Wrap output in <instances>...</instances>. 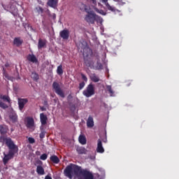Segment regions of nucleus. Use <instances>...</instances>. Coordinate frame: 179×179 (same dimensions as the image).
I'll use <instances>...</instances> for the list:
<instances>
[{"label":"nucleus","instance_id":"obj_1","mask_svg":"<svg viewBox=\"0 0 179 179\" xmlns=\"http://www.w3.org/2000/svg\"><path fill=\"white\" fill-rule=\"evenodd\" d=\"M64 175L70 179H72L74 176L78 177L79 179H101L99 173H96L94 176L93 173L87 169H83L82 167L76 165L66 166Z\"/></svg>","mask_w":179,"mask_h":179},{"label":"nucleus","instance_id":"obj_2","mask_svg":"<svg viewBox=\"0 0 179 179\" xmlns=\"http://www.w3.org/2000/svg\"><path fill=\"white\" fill-rule=\"evenodd\" d=\"M83 8H85V10L87 14L85 17V20L87 23H90V24H94L95 22H97V23H100V24H103V18L101 17L96 15L94 12L90 10L89 8H87V6L86 5L83 4Z\"/></svg>","mask_w":179,"mask_h":179},{"label":"nucleus","instance_id":"obj_3","mask_svg":"<svg viewBox=\"0 0 179 179\" xmlns=\"http://www.w3.org/2000/svg\"><path fill=\"white\" fill-rule=\"evenodd\" d=\"M52 88L54 89L55 93L58 94V96L62 99L65 98V93H64V91L62 89H61V87L58 83L54 82L52 83Z\"/></svg>","mask_w":179,"mask_h":179},{"label":"nucleus","instance_id":"obj_4","mask_svg":"<svg viewBox=\"0 0 179 179\" xmlns=\"http://www.w3.org/2000/svg\"><path fill=\"white\" fill-rule=\"evenodd\" d=\"M83 94L85 96V97H92L94 94V85L90 84L85 90L83 92Z\"/></svg>","mask_w":179,"mask_h":179},{"label":"nucleus","instance_id":"obj_5","mask_svg":"<svg viewBox=\"0 0 179 179\" xmlns=\"http://www.w3.org/2000/svg\"><path fill=\"white\" fill-rule=\"evenodd\" d=\"M3 155L4 157L3 159V164H7L10 159H13V156H15V150H10L8 155L5 154V152Z\"/></svg>","mask_w":179,"mask_h":179},{"label":"nucleus","instance_id":"obj_6","mask_svg":"<svg viewBox=\"0 0 179 179\" xmlns=\"http://www.w3.org/2000/svg\"><path fill=\"white\" fill-rule=\"evenodd\" d=\"M26 122V127L29 129H31V131H34V129H36V124L34 123V119H33V117H27Z\"/></svg>","mask_w":179,"mask_h":179},{"label":"nucleus","instance_id":"obj_7","mask_svg":"<svg viewBox=\"0 0 179 179\" xmlns=\"http://www.w3.org/2000/svg\"><path fill=\"white\" fill-rule=\"evenodd\" d=\"M18 107L19 110L21 111V113H23V108H24V106L29 103V99H18Z\"/></svg>","mask_w":179,"mask_h":179},{"label":"nucleus","instance_id":"obj_8","mask_svg":"<svg viewBox=\"0 0 179 179\" xmlns=\"http://www.w3.org/2000/svg\"><path fill=\"white\" fill-rule=\"evenodd\" d=\"M101 2L104 3L108 10H111V12H118L120 13V10L116 9L115 7H113L108 3V0H101Z\"/></svg>","mask_w":179,"mask_h":179},{"label":"nucleus","instance_id":"obj_9","mask_svg":"<svg viewBox=\"0 0 179 179\" xmlns=\"http://www.w3.org/2000/svg\"><path fill=\"white\" fill-rule=\"evenodd\" d=\"M6 145H7L8 148H9L10 150H15V148H16V145H15V143L13 141H12V139L10 138H6L4 140Z\"/></svg>","mask_w":179,"mask_h":179},{"label":"nucleus","instance_id":"obj_10","mask_svg":"<svg viewBox=\"0 0 179 179\" xmlns=\"http://www.w3.org/2000/svg\"><path fill=\"white\" fill-rule=\"evenodd\" d=\"M59 36L63 40H68L69 38V30L64 29L60 31Z\"/></svg>","mask_w":179,"mask_h":179},{"label":"nucleus","instance_id":"obj_11","mask_svg":"<svg viewBox=\"0 0 179 179\" xmlns=\"http://www.w3.org/2000/svg\"><path fill=\"white\" fill-rule=\"evenodd\" d=\"M45 47H47V40L39 38L38 42V49L41 50L42 48H45Z\"/></svg>","mask_w":179,"mask_h":179},{"label":"nucleus","instance_id":"obj_12","mask_svg":"<svg viewBox=\"0 0 179 179\" xmlns=\"http://www.w3.org/2000/svg\"><path fill=\"white\" fill-rule=\"evenodd\" d=\"M27 59L29 62H31L32 64H37V62H38V60L37 59V57H36V55H34V54L28 55Z\"/></svg>","mask_w":179,"mask_h":179},{"label":"nucleus","instance_id":"obj_13","mask_svg":"<svg viewBox=\"0 0 179 179\" xmlns=\"http://www.w3.org/2000/svg\"><path fill=\"white\" fill-rule=\"evenodd\" d=\"M96 152L98 153H104V148H103V143L100 139L97 141Z\"/></svg>","mask_w":179,"mask_h":179},{"label":"nucleus","instance_id":"obj_14","mask_svg":"<svg viewBox=\"0 0 179 179\" xmlns=\"http://www.w3.org/2000/svg\"><path fill=\"white\" fill-rule=\"evenodd\" d=\"M48 5L50 8L55 9L57 8V6H58V0H48Z\"/></svg>","mask_w":179,"mask_h":179},{"label":"nucleus","instance_id":"obj_15","mask_svg":"<svg viewBox=\"0 0 179 179\" xmlns=\"http://www.w3.org/2000/svg\"><path fill=\"white\" fill-rule=\"evenodd\" d=\"M14 45H16V47H20L23 44V39L20 37H17L14 38L13 41Z\"/></svg>","mask_w":179,"mask_h":179},{"label":"nucleus","instance_id":"obj_16","mask_svg":"<svg viewBox=\"0 0 179 179\" xmlns=\"http://www.w3.org/2000/svg\"><path fill=\"white\" fill-rule=\"evenodd\" d=\"M48 120V117L44 113L40 114V121L41 125H45L47 124V121Z\"/></svg>","mask_w":179,"mask_h":179},{"label":"nucleus","instance_id":"obj_17","mask_svg":"<svg viewBox=\"0 0 179 179\" xmlns=\"http://www.w3.org/2000/svg\"><path fill=\"white\" fill-rule=\"evenodd\" d=\"M87 127L88 128H93L94 127V121L93 120V117L90 116L87 120Z\"/></svg>","mask_w":179,"mask_h":179},{"label":"nucleus","instance_id":"obj_18","mask_svg":"<svg viewBox=\"0 0 179 179\" xmlns=\"http://www.w3.org/2000/svg\"><path fill=\"white\" fill-rule=\"evenodd\" d=\"M36 173L39 176H44V174H45V172L44 171V168H43V166L41 165L37 166V167H36Z\"/></svg>","mask_w":179,"mask_h":179},{"label":"nucleus","instance_id":"obj_19","mask_svg":"<svg viewBox=\"0 0 179 179\" xmlns=\"http://www.w3.org/2000/svg\"><path fill=\"white\" fill-rule=\"evenodd\" d=\"M90 78L92 82H94L95 83H97V82L100 81V78H99L98 76H96L95 73H92L90 76Z\"/></svg>","mask_w":179,"mask_h":179},{"label":"nucleus","instance_id":"obj_20","mask_svg":"<svg viewBox=\"0 0 179 179\" xmlns=\"http://www.w3.org/2000/svg\"><path fill=\"white\" fill-rule=\"evenodd\" d=\"M76 151L78 155H86V152H87V150H86V148L83 147H77Z\"/></svg>","mask_w":179,"mask_h":179},{"label":"nucleus","instance_id":"obj_21","mask_svg":"<svg viewBox=\"0 0 179 179\" xmlns=\"http://www.w3.org/2000/svg\"><path fill=\"white\" fill-rule=\"evenodd\" d=\"M106 90L110 94V97H114V96H115V92H114V90H113L111 85H107Z\"/></svg>","mask_w":179,"mask_h":179},{"label":"nucleus","instance_id":"obj_22","mask_svg":"<svg viewBox=\"0 0 179 179\" xmlns=\"http://www.w3.org/2000/svg\"><path fill=\"white\" fill-rule=\"evenodd\" d=\"M8 132V127L6 125H0V134L5 135Z\"/></svg>","mask_w":179,"mask_h":179},{"label":"nucleus","instance_id":"obj_23","mask_svg":"<svg viewBox=\"0 0 179 179\" xmlns=\"http://www.w3.org/2000/svg\"><path fill=\"white\" fill-rule=\"evenodd\" d=\"M78 141L81 145H86V137L83 135H80L78 138Z\"/></svg>","mask_w":179,"mask_h":179},{"label":"nucleus","instance_id":"obj_24","mask_svg":"<svg viewBox=\"0 0 179 179\" xmlns=\"http://www.w3.org/2000/svg\"><path fill=\"white\" fill-rule=\"evenodd\" d=\"M0 99L7 103H10V98L8 95H0Z\"/></svg>","mask_w":179,"mask_h":179},{"label":"nucleus","instance_id":"obj_25","mask_svg":"<svg viewBox=\"0 0 179 179\" xmlns=\"http://www.w3.org/2000/svg\"><path fill=\"white\" fill-rule=\"evenodd\" d=\"M50 160L51 162L55 163L56 164H58V163H59V159L56 155L51 156Z\"/></svg>","mask_w":179,"mask_h":179},{"label":"nucleus","instance_id":"obj_26","mask_svg":"<svg viewBox=\"0 0 179 179\" xmlns=\"http://www.w3.org/2000/svg\"><path fill=\"white\" fill-rule=\"evenodd\" d=\"M35 10L36 13H38V15H43V13H44V9H43V8H41V6H36Z\"/></svg>","mask_w":179,"mask_h":179},{"label":"nucleus","instance_id":"obj_27","mask_svg":"<svg viewBox=\"0 0 179 179\" xmlns=\"http://www.w3.org/2000/svg\"><path fill=\"white\" fill-rule=\"evenodd\" d=\"M94 9L95 12H96V13H99V15H102L103 16H106L107 15V13L103 10H99V8L96 7Z\"/></svg>","mask_w":179,"mask_h":179},{"label":"nucleus","instance_id":"obj_28","mask_svg":"<svg viewBox=\"0 0 179 179\" xmlns=\"http://www.w3.org/2000/svg\"><path fill=\"white\" fill-rule=\"evenodd\" d=\"M57 75H59L60 76H61L62 75H63V73H64V70L62 69V65L60 64V65L57 67Z\"/></svg>","mask_w":179,"mask_h":179},{"label":"nucleus","instance_id":"obj_29","mask_svg":"<svg viewBox=\"0 0 179 179\" xmlns=\"http://www.w3.org/2000/svg\"><path fill=\"white\" fill-rule=\"evenodd\" d=\"M10 118L13 122H16L17 121V115L16 113H12L10 115Z\"/></svg>","mask_w":179,"mask_h":179},{"label":"nucleus","instance_id":"obj_30","mask_svg":"<svg viewBox=\"0 0 179 179\" xmlns=\"http://www.w3.org/2000/svg\"><path fill=\"white\" fill-rule=\"evenodd\" d=\"M41 134H40V138L41 139H43V138H45V131H44V129H43V127H41Z\"/></svg>","mask_w":179,"mask_h":179},{"label":"nucleus","instance_id":"obj_31","mask_svg":"<svg viewBox=\"0 0 179 179\" xmlns=\"http://www.w3.org/2000/svg\"><path fill=\"white\" fill-rule=\"evenodd\" d=\"M31 77L35 80H38V74H37L36 73H32Z\"/></svg>","mask_w":179,"mask_h":179},{"label":"nucleus","instance_id":"obj_32","mask_svg":"<svg viewBox=\"0 0 179 179\" xmlns=\"http://www.w3.org/2000/svg\"><path fill=\"white\" fill-rule=\"evenodd\" d=\"M0 107L1 108H8V106L5 104L2 101L0 100Z\"/></svg>","mask_w":179,"mask_h":179},{"label":"nucleus","instance_id":"obj_33","mask_svg":"<svg viewBox=\"0 0 179 179\" xmlns=\"http://www.w3.org/2000/svg\"><path fill=\"white\" fill-rule=\"evenodd\" d=\"M4 78L8 80L13 81V78L10 77L8 73H4Z\"/></svg>","mask_w":179,"mask_h":179},{"label":"nucleus","instance_id":"obj_34","mask_svg":"<svg viewBox=\"0 0 179 179\" xmlns=\"http://www.w3.org/2000/svg\"><path fill=\"white\" fill-rule=\"evenodd\" d=\"M47 157H48V156L47 155V154H43L40 159L41 160H47Z\"/></svg>","mask_w":179,"mask_h":179},{"label":"nucleus","instance_id":"obj_35","mask_svg":"<svg viewBox=\"0 0 179 179\" xmlns=\"http://www.w3.org/2000/svg\"><path fill=\"white\" fill-rule=\"evenodd\" d=\"M87 1L90 2V3H92L94 6L97 5V1L96 0H87Z\"/></svg>","mask_w":179,"mask_h":179},{"label":"nucleus","instance_id":"obj_36","mask_svg":"<svg viewBox=\"0 0 179 179\" xmlns=\"http://www.w3.org/2000/svg\"><path fill=\"white\" fill-rule=\"evenodd\" d=\"M96 69H103V65L100 62H97Z\"/></svg>","mask_w":179,"mask_h":179},{"label":"nucleus","instance_id":"obj_37","mask_svg":"<svg viewBox=\"0 0 179 179\" xmlns=\"http://www.w3.org/2000/svg\"><path fill=\"white\" fill-rule=\"evenodd\" d=\"M28 142H29V143H34V142H36V140H34V138H32V137H29V138H28Z\"/></svg>","mask_w":179,"mask_h":179},{"label":"nucleus","instance_id":"obj_38","mask_svg":"<svg viewBox=\"0 0 179 179\" xmlns=\"http://www.w3.org/2000/svg\"><path fill=\"white\" fill-rule=\"evenodd\" d=\"M84 87H85V82L80 83V85H79L80 90H82V89H83Z\"/></svg>","mask_w":179,"mask_h":179},{"label":"nucleus","instance_id":"obj_39","mask_svg":"<svg viewBox=\"0 0 179 179\" xmlns=\"http://www.w3.org/2000/svg\"><path fill=\"white\" fill-rule=\"evenodd\" d=\"M118 1H116V2H117L118 3L117 4L120 5V6L125 5V2H123L122 0H118Z\"/></svg>","mask_w":179,"mask_h":179},{"label":"nucleus","instance_id":"obj_40","mask_svg":"<svg viewBox=\"0 0 179 179\" xmlns=\"http://www.w3.org/2000/svg\"><path fill=\"white\" fill-rule=\"evenodd\" d=\"M81 76H82V79H83V80H85V82H87V77H86V76H85V74L82 73Z\"/></svg>","mask_w":179,"mask_h":179},{"label":"nucleus","instance_id":"obj_41","mask_svg":"<svg viewBox=\"0 0 179 179\" xmlns=\"http://www.w3.org/2000/svg\"><path fill=\"white\" fill-rule=\"evenodd\" d=\"M87 66L92 68V66H94V63L93 62H91L90 64H87Z\"/></svg>","mask_w":179,"mask_h":179},{"label":"nucleus","instance_id":"obj_42","mask_svg":"<svg viewBox=\"0 0 179 179\" xmlns=\"http://www.w3.org/2000/svg\"><path fill=\"white\" fill-rule=\"evenodd\" d=\"M45 179H52V178H51V176H46L45 177Z\"/></svg>","mask_w":179,"mask_h":179},{"label":"nucleus","instance_id":"obj_43","mask_svg":"<svg viewBox=\"0 0 179 179\" xmlns=\"http://www.w3.org/2000/svg\"><path fill=\"white\" fill-rule=\"evenodd\" d=\"M38 2L40 5H44V3H43L41 1H38Z\"/></svg>","mask_w":179,"mask_h":179},{"label":"nucleus","instance_id":"obj_44","mask_svg":"<svg viewBox=\"0 0 179 179\" xmlns=\"http://www.w3.org/2000/svg\"><path fill=\"white\" fill-rule=\"evenodd\" d=\"M41 111H45L46 109H45V108H44V107H41Z\"/></svg>","mask_w":179,"mask_h":179},{"label":"nucleus","instance_id":"obj_45","mask_svg":"<svg viewBox=\"0 0 179 179\" xmlns=\"http://www.w3.org/2000/svg\"><path fill=\"white\" fill-rule=\"evenodd\" d=\"M114 2H118L119 1L118 0H113Z\"/></svg>","mask_w":179,"mask_h":179},{"label":"nucleus","instance_id":"obj_46","mask_svg":"<svg viewBox=\"0 0 179 179\" xmlns=\"http://www.w3.org/2000/svg\"><path fill=\"white\" fill-rule=\"evenodd\" d=\"M40 164H43V162L41 161H39Z\"/></svg>","mask_w":179,"mask_h":179},{"label":"nucleus","instance_id":"obj_47","mask_svg":"<svg viewBox=\"0 0 179 179\" xmlns=\"http://www.w3.org/2000/svg\"><path fill=\"white\" fill-rule=\"evenodd\" d=\"M104 142H107V138L105 139Z\"/></svg>","mask_w":179,"mask_h":179},{"label":"nucleus","instance_id":"obj_48","mask_svg":"<svg viewBox=\"0 0 179 179\" xmlns=\"http://www.w3.org/2000/svg\"><path fill=\"white\" fill-rule=\"evenodd\" d=\"M15 12H17V9H15Z\"/></svg>","mask_w":179,"mask_h":179},{"label":"nucleus","instance_id":"obj_49","mask_svg":"<svg viewBox=\"0 0 179 179\" xmlns=\"http://www.w3.org/2000/svg\"><path fill=\"white\" fill-rule=\"evenodd\" d=\"M83 55H85V52H83Z\"/></svg>","mask_w":179,"mask_h":179},{"label":"nucleus","instance_id":"obj_50","mask_svg":"<svg viewBox=\"0 0 179 179\" xmlns=\"http://www.w3.org/2000/svg\"><path fill=\"white\" fill-rule=\"evenodd\" d=\"M85 64H87V62H85Z\"/></svg>","mask_w":179,"mask_h":179}]
</instances>
